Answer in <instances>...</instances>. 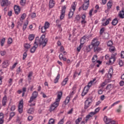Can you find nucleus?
Returning <instances> with one entry per match:
<instances>
[{
	"label": "nucleus",
	"instance_id": "f704fd0d",
	"mask_svg": "<svg viewBox=\"0 0 124 124\" xmlns=\"http://www.w3.org/2000/svg\"><path fill=\"white\" fill-rule=\"evenodd\" d=\"M32 74H33L32 72H29L28 76V80H31V76H32Z\"/></svg>",
	"mask_w": 124,
	"mask_h": 124
},
{
	"label": "nucleus",
	"instance_id": "e433bc0d",
	"mask_svg": "<svg viewBox=\"0 0 124 124\" xmlns=\"http://www.w3.org/2000/svg\"><path fill=\"white\" fill-rule=\"evenodd\" d=\"M81 121H82V118L81 117L78 118L75 121L76 124H80V122H81Z\"/></svg>",
	"mask_w": 124,
	"mask_h": 124
},
{
	"label": "nucleus",
	"instance_id": "8fccbe9b",
	"mask_svg": "<svg viewBox=\"0 0 124 124\" xmlns=\"http://www.w3.org/2000/svg\"><path fill=\"white\" fill-rule=\"evenodd\" d=\"M122 107L123 106H122V105H120L119 107V109L116 110V112H117V113H120V112H121V110H122Z\"/></svg>",
	"mask_w": 124,
	"mask_h": 124
},
{
	"label": "nucleus",
	"instance_id": "1a4fd4ad",
	"mask_svg": "<svg viewBox=\"0 0 124 124\" xmlns=\"http://www.w3.org/2000/svg\"><path fill=\"white\" fill-rule=\"evenodd\" d=\"M89 91H90V88L87 86H85L81 94L82 96H85L86 94L88 93V92H89Z\"/></svg>",
	"mask_w": 124,
	"mask_h": 124
},
{
	"label": "nucleus",
	"instance_id": "7c9ffc66",
	"mask_svg": "<svg viewBox=\"0 0 124 124\" xmlns=\"http://www.w3.org/2000/svg\"><path fill=\"white\" fill-rule=\"evenodd\" d=\"M87 5H85V4H83L82 5V9L83 10H87V9H88V8H89V6L90 5H88V4H86Z\"/></svg>",
	"mask_w": 124,
	"mask_h": 124
},
{
	"label": "nucleus",
	"instance_id": "338daca9",
	"mask_svg": "<svg viewBox=\"0 0 124 124\" xmlns=\"http://www.w3.org/2000/svg\"><path fill=\"white\" fill-rule=\"evenodd\" d=\"M59 59L60 60H62V59H63V55H62V54H60L59 55Z\"/></svg>",
	"mask_w": 124,
	"mask_h": 124
},
{
	"label": "nucleus",
	"instance_id": "0e129e2a",
	"mask_svg": "<svg viewBox=\"0 0 124 124\" xmlns=\"http://www.w3.org/2000/svg\"><path fill=\"white\" fill-rule=\"evenodd\" d=\"M94 115H95V112H91L89 114V115L90 116V117H93Z\"/></svg>",
	"mask_w": 124,
	"mask_h": 124
},
{
	"label": "nucleus",
	"instance_id": "20e7f679",
	"mask_svg": "<svg viewBox=\"0 0 124 124\" xmlns=\"http://www.w3.org/2000/svg\"><path fill=\"white\" fill-rule=\"evenodd\" d=\"M38 96V93L36 91H34L32 93V96L30 98V100L29 101V103H31Z\"/></svg>",
	"mask_w": 124,
	"mask_h": 124
},
{
	"label": "nucleus",
	"instance_id": "9d476101",
	"mask_svg": "<svg viewBox=\"0 0 124 124\" xmlns=\"http://www.w3.org/2000/svg\"><path fill=\"white\" fill-rule=\"evenodd\" d=\"M14 10L15 14H16V15H18V14H19L21 12L20 11V7H19V6L16 5L14 6Z\"/></svg>",
	"mask_w": 124,
	"mask_h": 124
},
{
	"label": "nucleus",
	"instance_id": "e2e57ef3",
	"mask_svg": "<svg viewBox=\"0 0 124 124\" xmlns=\"http://www.w3.org/2000/svg\"><path fill=\"white\" fill-rule=\"evenodd\" d=\"M15 109H16V107L15 106H12L11 108V111H15Z\"/></svg>",
	"mask_w": 124,
	"mask_h": 124
},
{
	"label": "nucleus",
	"instance_id": "c9c22d12",
	"mask_svg": "<svg viewBox=\"0 0 124 124\" xmlns=\"http://www.w3.org/2000/svg\"><path fill=\"white\" fill-rule=\"evenodd\" d=\"M29 39L31 41L32 40H33V39H34V35H33V34H30L29 35Z\"/></svg>",
	"mask_w": 124,
	"mask_h": 124
},
{
	"label": "nucleus",
	"instance_id": "72a5a7b5",
	"mask_svg": "<svg viewBox=\"0 0 124 124\" xmlns=\"http://www.w3.org/2000/svg\"><path fill=\"white\" fill-rule=\"evenodd\" d=\"M49 26H50V23H49V22H46L45 23V26H43V27H44L45 29H46L47 30V29L49 28Z\"/></svg>",
	"mask_w": 124,
	"mask_h": 124
},
{
	"label": "nucleus",
	"instance_id": "603ef678",
	"mask_svg": "<svg viewBox=\"0 0 124 124\" xmlns=\"http://www.w3.org/2000/svg\"><path fill=\"white\" fill-rule=\"evenodd\" d=\"M120 101H116L115 102H114L113 104H112L111 105V107H113L114 106H115V105H116V104H118L119 103H120Z\"/></svg>",
	"mask_w": 124,
	"mask_h": 124
},
{
	"label": "nucleus",
	"instance_id": "774afa93",
	"mask_svg": "<svg viewBox=\"0 0 124 124\" xmlns=\"http://www.w3.org/2000/svg\"><path fill=\"white\" fill-rule=\"evenodd\" d=\"M110 124H117V123H116V121H115L111 120Z\"/></svg>",
	"mask_w": 124,
	"mask_h": 124
},
{
	"label": "nucleus",
	"instance_id": "a18cd8bd",
	"mask_svg": "<svg viewBox=\"0 0 124 124\" xmlns=\"http://www.w3.org/2000/svg\"><path fill=\"white\" fill-rule=\"evenodd\" d=\"M105 31V29L104 28H102L100 30V35H102L103 34V32H104V31Z\"/></svg>",
	"mask_w": 124,
	"mask_h": 124
},
{
	"label": "nucleus",
	"instance_id": "6e6d98bb",
	"mask_svg": "<svg viewBox=\"0 0 124 124\" xmlns=\"http://www.w3.org/2000/svg\"><path fill=\"white\" fill-rule=\"evenodd\" d=\"M12 41H13L12 38H9L7 42L8 44H11V43H12Z\"/></svg>",
	"mask_w": 124,
	"mask_h": 124
},
{
	"label": "nucleus",
	"instance_id": "4be33fe9",
	"mask_svg": "<svg viewBox=\"0 0 124 124\" xmlns=\"http://www.w3.org/2000/svg\"><path fill=\"white\" fill-rule=\"evenodd\" d=\"M118 22L119 21H118V19L117 18H115L113 19V20L111 22V24L113 26H116L117 25V24H118Z\"/></svg>",
	"mask_w": 124,
	"mask_h": 124
},
{
	"label": "nucleus",
	"instance_id": "c85d7f7f",
	"mask_svg": "<svg viewBox=\"0 0 124 124\" xmlns=\"http://www.w3.org/2000/svg\"><path fill=\"white\" fill-rule=\"evenodd\" d=\"M97 61V55H94L92 58V62H95Z\"/></svg>",
	"mask_w": 124,
	"mask_h": 124
},
{
	"label": "nucleus",
	"instance_id": "6e6552de",
	"mask_svg": "<svg viewBox=\"0 0 124 124\" xmlns=\"http://www.w3.org/2000/svg\"><path fill=\"white\" fill-rule=\"evenodd\" d=\"M18 111L19 114H22V113H23V100L19 102Z\"/></svg>",
	"mask_w": 124,
	"mask_h": 124
},
{
	"label": "nucleus",
	"instance_id": "412c9836",
	"mask_svg": "<svg viewBox=\"0 0 124 124\" xmlns=\"http://www.w3.org/2000/svg\"><path fill=\"white\" fill-rule=\"evenodd\" d=\"M119 16L120 18H121V19H124V9L120 12V13L119 14Z\"/></svg>",
	"mask_w": 124,
	"mask_h": 124
},
{
	"label": "nucleus",
	"instance_id": "2f4dec72",
	"mask_svg": "<svg viewBox=\"0 0 124 124\" xmlns=\"http://www.w3.org/2000/svg\"><path fill=\"white\" fill-rule=\"evenodd\" d=\"M33 112H34V108H30L28 111L29 114H33Z\"/></svg>",
	"mask_w": 124,
	"mask_h": 124
},
{
	"label": "nucleus",
	"instance_id": "37998d69",
	"mask_svg": "<svg viewBox=\"0 0 124 124\" xmlns=\"http://www.w3.org/2000/svg\"><path fill=\"white\" fill-rule=\"evenodd\" d=\"M24 46L26 49H30L31 48V45L29 44H25Z\"/></svg>",
	"mask_w": 124,
	"mask_h": 124
},
{
	"label": "nucleus",
	"instance_id": "f257e3e1",
	"mask_svg": "<svg viewBox=\"0 0 124 124\" xmlns=\"http://www.w3.org/2000/svg\"><path fill=\"white\" fill-rule=\"evenodd\" d=\"M39 37H36L35 40V42L34 43V46L31 49V53H34L35 52V50H36V48L38 47V44L39 46H42V48H44L47 45V43H48V39L45 38V34H43L40 39Z\"/></svg>",
	"mask_w": 124,
	"mask_h": 124
},
{
	"label": "nucleus",
	"instance_id": "ea45409f",
	"mask_svg": "<svg viewBox=\"0 0 124 124\" xmlns=\"http://www.w3.org/2000/svg\"><path fill=\"white\" fill-rule=\"evenodd\" d=\"M27 52H28V50L25 52L23 54V58L22 60H25L26 58H27V56H28V54L27 53Z\"/></svg>",
	"mask_w": 124,
	"mask_h": 124
},
{
	"label": "nucleus",
	"instance_id": "2eb2a0df",
	"mask_svg": "<svg viewBox=\"0 0 124 124\" xmlns=\"http://www.w3.org/2000/svg\"><path fill=\"white\" fill-rule=\"evenodd\" d=\"M7 102V97H6V96H5L3 97V99L2 100V106H5V105H6Z\"/></svg>",
	"mask_w": 124,
	"mask_h": 124
},
{
	"label": "nucleus",
	"instance_id": "9b49d317",
	"mask_svg": "<svg viewBox=\"0 0 124 124\" xmlns=\"http://www.w3.org/2000/svg\"><path fill=\"white\" fill-rule=\"evenodd\" d=\"M90 37H89L87 35H84L83 36L81 39H80V43L81 45L84 44L85 43V41L87 40V39H89Z\"/></svg>",
	"mask_w": 124,
	"mask_h": 124
},
{
	"label": "nucleus",
	"instance_id": "de8ad7c7",
	"mask_svg": "<svg viewBox=\"0 0 124 124\" xmlns=\"http://www.w3.org/2000/svg\"><path fill=\"white\" fill-rule=\"evenodd\" d=\"M110 52H114L115 50H116V48L114 46H110V47L109 49Z\"/></svg>",
	"mask_w": 124,
	"mask_h": 124
},
{
	"label": "nucleus",
	"instance_id": "79ce46f5",
	"mask_svg": "<svg viewBox=\"0 0 124 124\" xmlns=\"http://www.w3.org/2000/svg\"><path fill=\"white\" fill-rule=\"evenodd\" d=\"M75 19L76 21H80V19H81V16H80L79 15H78L76 16Z\"/></svg>",
	"mask_w": 124,
	"mask_h": 124
},
{
	"label": "nucleus",
	"instance_id": "49530a36",
	"mask_svg": "<svg viewBox=\"0 0 124 124\" xmlns=\"http://www.w3.org/2000/svg\"><path fill=\"white\" fill-rule=\"evenodd\" d=\"M4 115L3 113L0 112V120H4Z\"/></svg>",
	"mask_w": 124,
	"mask_h": 124
},
{
	"label": "nucleus",
	"instance_id": "0eeeda50",
	"mask_svg": "<svg viewBox=\"0 0 124 124\" xmlns=\"http://www.w3.org/2000/svg\"><path fill=\"white\" fill-rule=\"evenodd\" d=\"M91 98H88L84 103V109H88L90 107V104L92 103V102L90 101Z\"/></svg>",
	"mask_w": 124,
	"mask_h": 124
},
{
	"label": "nucleus",
	"instance_id": "b1692460",
	"mask_svg": "<svg viewBox=\"0 0 124 124\" xmlns=\"http://www.w3.org/2000/svg\"><path fill=\"white\" fill-rule=\"evenodd\" d=\"M68 81V78H64V79L62 82V85L65 86V85H66V83H67Z\"/></svg>",
	"mask_w": 124,
	"mask_h": 124
},
{
	"label": "nucleus",
	"instance_id": "4c0bfd02",
	"mask_svg": "<svg viewBox=\"0 0 124 124\" xmlns=\"http://www.w3.org/2000/svg\"><path fill=\"white\" fill-rule=\"evenodd\" d=\"M107 45L108 47H112L113 46V42L112 41H109L107 43Z\"/></svg>",
	"mask_w": 124,
	"mask_h": 124
},
{
	"label": "nucleus",
	"instance_id": "3c124183",
	"mask_svg": "<svg viewBox=\"0 0 124 124\" xmlns=\"http://www.w3.org/2000/svg\"><path fill=\"white\" fill-rule=\"evenodd\" d=\"M100 110V108H99V107L95 109V110H94V113H95V114H96V113H98V112H99Z\"/></svg>",
	"mask_w": 124,
	"mask_h": 124
},
{
	"label": "nucleus",
	"instance_id": "bb28decb",
	"mask_svg": "<svg viewBox=\"0 0 124 124\" xmlns=\"http://www.w3.org/2000/svg\"><path fill=\"white\" fill-rule=\"evenodd\" d=\"M100 51H101V48L98 46L94 47V52H100Z\"/></svg>",
	"mask_w": 124,
	"mask_h": 124
},
{
	"label": "nucleus",
	"instance_id": "ddd939ff",
	"mask_svg": "<svg viewBox=\"0 0 124 124\" xmlns=\"http://www.w3.org/2000/svg\"><path fill=\"white\" fill-rule=\"evenodd\" d=\"M8 0H1L0 1V5L2 6V7H3V6H7L8 4Z\"/></svg>",
	"mask_w": 124,
	"mask_h": 124
},
{
	"label": "nucleus",
	"instance_id": "680f3d73",
	"mask_svg": "<svg viewBox=\"0 0 124 124\" xmlns=\"http://www.w3.org/2000/svg\"><path fill=\"white\" fill-rule=\"evenodd\" d=\"M26 13L23 14L21 16V19H22V20H24L26 18Z\"/></svg>",
	"mask_w": 124,
	"mask_h": 124
},
{
	"label": "nucleus",
	"instance_id": "4d7b16f0",
	"mask_svg": "<svg viewBox=\"0 0 124 124\" xmlns=\"http://www.w3.org/2000/svg\"><path fill=\"white\" fill-rule=\"evenodd\" d=\"M111 88H112V84H109L107 86L106 90H110Z\"/></svg>",
	"mask_w": 124,
	"mask_h": 124
},
{
	"label": "nucleus",
	"instance_id": "052dcab7",
	"mask_svg": "<svg viewBox=\"0 0 124 124\" xmlns=\"http://www.w3.org/2000/svg\"><path fill=\"white\" fill-rule=\"evenodd\" d=\"M64 122V119H61L58 123V124H63V123Z\"/></svg>",
	"mask_w": 124,
	"mask_h": 124
},
{
	"label": "nucleus",
	"instance_id": "a19ab883",
	"mask_svg": "<svg viewBox=\"0 0 124 124\" xmlns=\"http://www.w3.org/2000/svg\"><path fill=\"white\" fill-rule=\"evenodd\" d=\"M4 42H5V38H3L0 41V45L1 46H3L4 44Z\"/></svg>",
	"mask_w": 124,
	"mask_h": 124
},
{
	"label": "nucleus",
	"instance_id": "dca6fc26",
	"mask_svg": "<svg viewBox=\"0 0 124 124\" xmlns=\"http://www.w3.org/2000/svg\"><path fill=\"white\" fill-rule=\"evenodd\" d=\"M112 6H113V2L112 0L108 1L107 3L108 9H111Z\"/></svg>",
	"mask_w": 124,
	"mask_h": 124
},
{
	"label": "nucleus",
	"instance_id": "c03bdc74",
	"mask_svg": "<svg viewBox=\"0 0 124 124\" xmlns=\"http://www.w3.org/2000/svg\"><path fill=\"white\" fill-rule=\"evenodd\" d=\"M93 46L92 45H89L88 46V48H87L88 52H90V51H91V50H92V49H93Z\"/></svg>",
	"mask_w": 124,
	"mask_h": 124
},
{
	"label": "nucleus",
	"instance_id": "5701e85b",
	"mask_svg": "<svg viewBox=\"0 0 124 124\" xmlns=\"http://www.w3.org/2000/svg\"><path fill=\"white\" fill-rule=\"evenodd\" d=\"M60 74H58L56 78L54 79V84H57V83L59 82V80H60Z\"/></svg>",
	"mask_w": 124,
	"mask_h": 124
},
{
	"label": "nucleus",
	"instance_id": "4468645a",
	"mask_svg": "<svg viewBox=\"0 0 124 124\" xmlns=\"http://www.w3.org/2000/svg\"><path fill=\"white\" fill-rule=\"evenodd\" d=\"M112 75H113V69L110 68L108 71V74L107 75L108 79H111L112 78Z\"/></svg>",
	"mask_w": 124,
	"mask_h": 124
},
{
	"label": "nucleus",
	"instance_id": "473e14b6",
	"mask_svg": "<svg viewBox=\"0 0 124 124\" xmlns=\"http://www.w3.org/2000/svg\"><path fill=\"white\" fill-rule=\"evenodd\" d=\"M41 29V32H42V33H44V32H45V31H46V28H44L43 26L41 27V26H39V29Z\"/></svg>",
	"mask_w": 124,
	"mask_h": 124
},
{
	"label": "nucleus",
	"instance_id": "cd10ccee",
	"mask_svg": "<svg viewBox=\"0 0 124 124\" xmlns=\"http://www.w3.org/2000/svg\"><path fill=\"white\" fill-rule=\"evenodd\" d=\"M116 61V58L111 57L109 58V63H114V62Z\"/></svg>",
	"mask_w": 124,
	"mask_h": 124
},
{
	"label": "nucleus",
	"instance_id": "f03ea898",
	"mask_svg": "<svg viewBox=\"0 0 124 124\" xmlns=\"http://www.w3.org/2000/svg\"><path fill=\"white\" fill-rule=\"evenodd\" d=\"M62 92L61 91L58 93L57 95V98L56 99V101L51 105L50 108V111L52 112V111H54L57 107L59 106L60 104V101L61 100V98H62Z\"/></svg>",
	"mask_w": 124,
	"mask_h": 124
},
{
	"label": "nucleus",
	"instance_id": "69168bd1",
	"mask_svg": "<svg viewBox=\"0 0 124 124\" xmlns=\"http://www.w3.org/2000/svg\"><path fill=\"white\" fill-rule=\"evenodd\" d=\"M119 84H120V86H121V87H123V86H124V80L120 81V82H119Z\"/></svg>",
	"mask_w": 124,
	"mask_h": 124
},
{
	"label": "nucleus",
	"instance_id": "aec40b11",
	"mask_svg": "<svg viewBox=\"0 0 124 124\" xmlns=\"http://www.w3.org/2000/svg\"><path fill=\"white\" fill-rule=\"evenodd\" d=\"M49 6L50 8H53V7H54V6H55V2L54 1V0H50Z\"/></svg>",
	"mask_w": 124,
	"mask_h": 124
},
{
	"label": "nucleus",
	"instance_id": "13d9d810",
	"mask_svg": "<svg viewBox=\"0 0 124 124\" xmlns=\"http://www.w3.org/2000/svg\"><path fill=\"white\" fill-rule=\"evenodd\" d=\"M93 9H92L89 11V16L90 17H92L93 16Z\"/></svg>",
	"mask_w": 124,
	"mask_h": 124
},
{
	"label": "nucleus",
	"instance_id": "c756f323",
	"mask_svg": "<svg viewBox=\"0 0 124 124\" xmlns=\"http://www.w3.org/2000/svg\"><path fill=\"white\" fill-rule=\"evenodd\" d=\"M29 24V21L27 20V23H24L23 26V31H26V29H27V27Z\"/></svg>",
	"mask_w": 124,
	"mask_h": 124
},
{
	"label": "nucleus",
	"instance_id": "5fc2aeb1",
	"mask_svg": "<svg viewBox=\"0 0 124 124\" xmlns=\"http://www.w3.org/2000/svg\"><path fill=\"white\" fill-rule=\"evenodd\" d=\"M92 85H93V81H90L88 83V85L86 86V87H88V88H91L92 87Z\"/></svg>",
	"mask_w": 124,
	"mask_h": 124
},
{
	"label": "nucleus",
	"instance_id": "09e8293b",
	"mask_svg": "<svg viewBox=\"0 0 124 124\" xmlns=\"http://www.w3.org/2000/svg\"><path fill=\"white\" fill-rule=\"evenodd\" d=\"M55 123V120H54L53 119H50L49 120L48 124H54Z\"/></svg>",
	"mask_w": 124,
	"mask_h": 124
},
{
	"label": "nucleus",
	"instance_id": "f3484780",
	"mask_svg": "<svg viewBox=\"0 0 124 124\" xmlns=\"http://www.w3.org/2000/svg\"><path fill=\"white\" fill-rule=\"evenodd\" d=\"M104 122L105 123V124H110L111 120L108 118V117H107V116H105L104 118Z\"/></svg>",
	"mask_w": 124,
	"mask_h": 124
},
{
	"label": "nucleus",
	"instance_id": "a878e982",
	"mask_svg": "<svg viewBox=\"0 0 124 124\" xmlns=\"http://www.w3.org/2000/svg\"><path fill=\"white\" fill-rule=\"evenodd\" d=\"M110 21H111V18H108V19H107L105 23H104L102 24V26H107V25H109V23Z\"/></svg>",
	"mask_w": 124,
	"mask_h": 124
},
{
	"label": "nucleus",
	"instance_id": "a211bd4d",
	"mask_svg": "<svg viewBox=\"0 0 124 124\" xmlns=\"http://www.w3.org/2000/svg\"><path fill=\"white\" fill-rule=\"evenodd\" d=\"M82 20L81 21V24H86L87 23V21L85 20L86 19V15L83 14L81 16Z\"/></svg>",
	"mask_w": 124,
	"mask_h": 124
},
{
	"label": "nucleus",
	"instance_id": "58836bf2",
	"mask_svg": "<svg viewBox=\"0 0 124 124\" xmlns=\"http://www.w3.org/2000/svg\"><path fill=\"white\" fill-rule=\"evenodd\" d=\"M14 116H15V112H12L10 113V118H9L10 121V120H11V119H12V118H13V117H14Z\"/></svg>",
	"mask_w": 124,
	"mask_h": 124
},
{
	"label": "nucleus",
	"instance_id": "6ab92c4d",
	"mask_svg": "<svg viewBox=\"0 0 124 124\" xmlns=\"http://www.w3.org/2000/svg\"><path fill=\"white\" fill-rule=\"evenodd\" d=\"M109 82H111V79H106L104 82L101 84V87H105V85H107L108 83H109Z\"/></svg>",
	"mask_w": 124,
	"mask_h": 124
},
{
	"label": "nucleus",
	"instance_id": "423d86ee",
	"mask_svg": "<svg viewBox=\"0 0 124 124\" xmlns=\"http://www.w3.org/2000/svg\"><path fill=\"white\" fill-rule=\"evenodd\" d=\"M65 9H66V7L65 6L62 7L61 10V14L60 16V19L62 20L64 18V15H65Z\"/></svg>",
	"mask_w": 124,
	"mask_h": 124
},
{
	"label": "nucleus",
	"instance_id": "7ed1b4c3",
	"mask_svg": "<svg viewBox=\"0 0 124 124\" xmlns=\"http://www.w3.org/2000/svg\"><path fill=\"white\" fill-rule=\"evenodd\" d=\"M71 7L72 8L70 9L68 14L69 19L72 18V16L74 15V12H75V9H76V4H75V2H73V4L72 5Z\"/></svg>",
	"mask_w": 124,
	"mask_h": 124
},
{
	"label": "nucleus",
	"instance_id": "39448f33",
	"mask_svg": "<svg viewBox=\"0 0 124 124\" xmlns=\"http://www.w3.org/2000/svg\"><path fill=\"white\" fill-rule=\"evenodd\" d=\"M99 44H100V43L99 42V41H97V39H93L91 42V45H92L93 48L98 46H99Z\"/></svg>",
	"mask_w": 124,
	"mask_h": 124
},
{
	"label": "nucleus",
	"instance_id": "393cba45",
	"mask_svg": "<svg viewBox=\"0 0 124 124\" xmlns=\"http://www.w3.org/2000/svg\"><path fill=\"white\" fill-rule=\"evenodd\" d=\"M69 101H70V97L67 96L65 100L64 101L65 105H67V104H68L69 103Z\"/></svg>",
	"mask_w": 124,
	"mask_h": 124
},
{
	"label": "nucleus",
	"instance_id": "bf43d9fd",
	"mask_svg": "<svg viewBox=\"0 0 124 124\" xmlns=\"http://www.w3.org/2000/svg\"><path fill=\"white\" fill-rule=\"evenodd\" d=\"M119 64L120 66H123L124 65V62H123L122 60L119 61Z\"/></svg>",
	"mask_w": 124,
	"mask_h": 124
},
{
	"label": "nucleus",
	"instance_id": "f8f14e48",
	"mask_svg": "<svg viewBox=\"0 0 124 124\" xmlns=\"http://www.w3.org/2000/svg\"><path fill=\"white\" fill-rule=\"evenodd\" d=\"M1 65H2V68H6V67H7V66L9 65V63L8 62V61L5 60L3 61V62L2 63Z\"/></svg>",
	"mask_w": 124,
	"mask_h": 124
},
{
	"label": "nucleus",
	"instance_id": "864d4df0",
	"mask_svg": "<svg viewBox=\"0 0 124 124\" xmlns=\"http://www.w3.org/2000/svg\"><path fill=\"white\" fill-rule=\"evenodd\" d=\"M0 53L1 56H4L5 55V54H6V51H5V50L1 51L0 52Z\"/></svg>",
	"mask_w": 124,
	"mask_h": 124
}]
</instances>
